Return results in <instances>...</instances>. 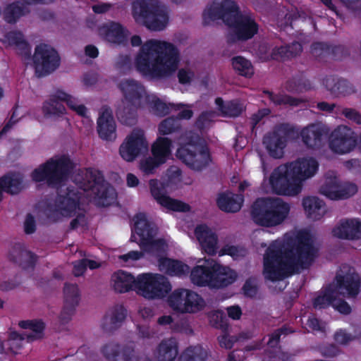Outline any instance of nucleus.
Wrapping results in <instances>:
<instances>
[{"instance_id":"f03ea898","label":"nucleus","mask_w":361,"mask_h":361,"mask_svg":"<svg viewBox=\"0 0 361 361\" xmlns=\"http://www.w3.org/2000/svg\"><path fill=\"white\" fill-rule=\"evenodd\" d=\"M74 182L78 190H68L56 198L54 204L46 210L51 220L57 221L63 217L76 215L71 225L76 227L83 222V205L93 202L99 206H107L116 199V192L114 188L105 183L102 177L97 172L86 171L75 176Z\"/></svg>"},{"instance_id":"412c9836","label":"nucleus","mask_w":361,"mask_h":361,"mask_svg":"<svg viewBox=\"0 0 361 361\" xmlns=\"http://www.w3.org/2000/svg\"><path fill=\"white\" fill-rule=\"evenodd\" d=\"M148 149V142L143 130L135 129L129 134L120 147L121 157L126 161H133L143 150Z\"/></svg>"},{"instance_id":"bf43d9fd","label":"nucleus","mask_w":361,"mask_h":361,"mask_svg":"<svg viewBox=\"0 0 361 361\" xmlns=\"http://www.w3.org/2000/svg\"><path fill=\"white\" fill-rule=\"evenodd\" d=\"M86 268L85 262L83 259L75 262L73 266V273L77 276H81L85 272Z\"/></svg>"},{"instance_id":"1a4fd4ad","label":"nucleus","mask_w":361,"mask_h":361,"mask_svg":"<svg viewBox=\"0 0 361 361\" xmlns=\"http://www.w3.org/2000/svg\"><path fill=\"white\" fill-rule=\"evenodd\" d=\"M131 14L135 21L154 31L164 30L169 23L166 8L156 0H135Z\"/></svg>"},{"instance_id":"4d7b16f0","label":"nucleus","mask_w":361,"mask_h":361,"mask_svg":"<svg viewBox=\"0 0 361 361\" xmlns=\"http://www.w3.org/2000/svg\"><path fill=\"white\" fill-rule=\"evenodd\" d=\"M305 325L308 331H319L324 328L323 324L314 317L309 318Z\"/></svg>"},{"instance_id":"6e6552de","label":"nucleus","mask_w":361,"mask_h":361,"mask_svg":"<svg viewBox=\"0 0 361 361\" xmlns=\"http://www.w3.org/2000/svg\"><path fill=\"white\" fill-rule=\"evenodd\" d=\"M237 278L235 270L207 257L200 259L190 272V280L193 284L215 288L227 286L235 282Z\"/></svg>"},{"instance_id":"9b49d317","label":"nucleus","mask_w":361,"mask_h":361,"mask_svg":"<svg viewBox=\"0 0 361 361\" xmlns=\"http://www.w3.org/2000/svg\"><path fill=\"white\" fill-rule=\"evenodd\" d=\"M289 212V204L280 198H262L255 202L252 215L257 224L272 227L281 224Z\"/></svg>"},{"instance_id":"7ed1b4c3","label":"nucleus","mask_w":361,"mask_h":361,"mask_svg":"<svg viewBox=\"0 0 361 361\" xmlns=\"http://www.w3.org/2000/svg\"><path fill=\"white\" fill-rule=\"evenodd\" d=\"M180 53L166 41L149 39L142 44L135 56L134 66L143 76L161 79L172 75L178 68Z\"/></svg>"},{"instance_id":"2f4dec72","label":"nucleus","mask_w":361,"mask_h":361,"mask_svg":"<svg viewBox=\"0 0 361 361\" xmlns=\"http://www.w3.org/2000/svg\"><path fill=\"white\" fill-rule=\"evenodd\" d=\"M286 142V138L278 133L267 135L264 139L266 149L269 154L275 158H280L283 156Z\"/></svg>"},{"instance_id":"aec40b11","label":"nucleus","mask_w":361,"mask_h":361,"mask_svg":"<svg viewBox=\"0 0 361 361\" xmlns=\"http://www.w3.org/2000/svg\"><path fill=\"white\" fill-rule=\"evenodd\" d=\"M148 185L152 197L162 207L174 212H188L190 210V207L188 204L166 195L165 193L166 185L158 179H150Z\"/></svg>"},{"instance_id":"e433bc0d","label":"nucleus","mask_w":361,"mask_h":361,"mask_svg":"<svg viewBox=\"0 0 361 361\" xmlns=\"http://www.w3.org/2000/svg\"><path fill=\"white\" fill-rule=\"evenodd\" d=\"M3 41L5 44L14 47L20 51L29 50V45L20 32L13 31L8 33Z\"/></svg>"},{"instance_id":"f8f14e48","label":"nucleus","mask_w":361,"mask_h":361,"mask_svg":"<svg viewBox=\"0 0 361 361\" xmlns=\"http://www.w3.org/2000/svg\"><path fill=\"white\" fill-rule=\"evenodd\" d=\"M61 102H65L68 107L82 117L88 116V109L80 103L79 99L68 91L57 89L49 99L43 102L42 111L45 118L56 120L66 114V109Z\"/></svg>"},{"instance_id":"6e6d98bb","label":"nucleus","mask_w":361,"mask_h":361,"mask_svg":"<svg viewBox=\"0 0 361 361\" xmlns=\"http://www.w3.org/2000/svg\"><path fill=\"white\" fill-rule=\"evenodd\" d=\"M216 114L213 112L203 113L198 118L197 124L200 128L205 127L209 121L215 117Z\"/></svg>"},{"instance_id":"72a5a7b5","label":"nucleus","mask_w":361,"mask_h":361,"mask_svg":"<svg viewBox=\"0 0 361 361\" xmlns=\"http://www.w3.org/2000/svg\"><path fill=\"white\" fill-rule=\"evenodd\" d=\"M177 355L176 343L172 339L162 341L156 352L157 361H173Z\"/></svg>"},{"instance_id":"f704fd0d","label":"nucleus","mask_w":361,"mask_h":361,"mask_svg":"<svg viewBox=\"0 0 361 361\" xmlns=\"http://www.w3.org/2000/svg\"><path fill=\"white\" fill-rule=\"evenodd\" d=\"M23 188L21 177L19 174H9L0 179V201L1 192L5 191L11 194L18 193Z\"/></svg>"},{"instance_id":"6ab92c4d","label":"nucleus","mask_w":361,"mask_h":361,"mask_svg":"<svg viewBox=\"0 0 361 361\" xmlns=\"http://www.w3.org/2000/svg\"><path fill=\"white\" fill-rule=\"evenodd\" d=\"M194 237L202 252L214 256L219 250V239L216 231L205 224H197L194 229Z\"/></svg>"},{"instance_id":"37998d69","label":"nucleus","mask_w":361,"mask_h":361,"mask_svg":"<svg viewBox=\"0 0 361 361\" xmlns=\"http://www.w3.org/2000/svg\"><path fill=\"white\" fill-rule=\"evenodd\" d=\"M245 254L246 251L243 247L231 245H226L221 249L219 250L216 255L220 257L227 255L231 256L234 259H238L245 256Z\"/></svg>"},{"instance_id":"5701e85b","label":"nucleus","mask_w":361,"mask_h":361,"mask_svg":"<svg viewBox=\"0 0 361 361\" xmlns=\"http://www.w3.org/2000/svg\"><path fill=\"white\" fill-rule=\"evenodd\" d=\"M98 33L106 41L115 44L123 43L130 34L128 29L116 22L102 24L98 29Z\"/></svg>"},{"instance_id":"b1692460","label":"nucleus","mask_w":361,"mask_h":361,"mask_svg":"<svg viewBox=\"0 0 361 361\" xmlns=\"http://www.w3.org/2000/svg\"><path fill=\"white\" fill-rule=\"evenodd\" d=\"M80 301V291L75 284H67L64 288V305L60 314L62 322L69 320Z\"/></svg>"},{"instance_id":"39448f33","label":"nucleus","mask_w":361,"mask_h":361,"mask_svg":"<svg viewBox=\"0 0 361 361\" xmlns=\"http://www.w3.org/2000/svg\"><path fill=\"white\" fill-rule=\"evenodd\" d=\"M123 98L120 102L118 116L127 124H133L137 110H144L157 115L167 113L166 104L155 94H149L145 87L135 80H124L119 85Z\"/></svg>"},{"instance_id":"393cba45","label":"nucleus","mask_w":361,"mask_h":361,"mask_svg":"<svg viewBox=\"0 0 361 361\" xmlns=\"http://www.w3.org/2000/svg\"><path fill=\"white\" fill-rule=\"evenodd\" d=\"M97 131L103 140H111L116 137V123L110 109H101L97 120Z\"/></svg>"},{"instance_id":"ddd939ff","label":"nucleus","mask_w":361,"mask_h":361,"mask_svg":"<svg viewBox=\"0 0 361 361\" xmlns=\"http://www.w3.org/2000/svg\"><path fill=\"white\" fill-rule=\"evenodd\" d=\"M176 157L195 170H201L212 162L210 152L199 139L186 142L181 139Z\"/></svg>"},{"instance_id":"bb28decb","label":"nucleus","mask_w":361,"mask_h":361,"mask_svg":"<svg viewBox=\"0 0 361 361\" xmlns=\"http://www.w3.org/2000/svg\"><path fill=\"white\" fill-rule=\"evenodd\" d=\"M171 140L165 137H158L151 146L152 155L161 164H165L171 155Z\"/></svg>"},{"instance_id":"2eb2a0df","label":"nucleus","mask_w":361,"mask_h":361,"mask_svg":"<svg viewBox=\"0 0 361 361\" xmlns=\"http://www.w3.org/2000/svg\"><path fill=\"white\" fill-rule=\"evenodd\" d=\"M71 167V161L68 157H56L35 169L32 173V178L36 182L47 180L50 183H56L66 177Z\"/></svg>"},{"instance_id":"20e7f679","label":"nucleus","mask_w":361,"mask_h":361,"mask_svg":"<svg viewBox=\"0 0 361 361\" xmlns=\"http://www.w3.org/2000/svg\"><path fill=\"white\" fill-rule=\"evenodd\" d=\"M318 162L312 157L298 159L275 169L268 178H264V192L293 197L300 194L302 183L313 177L318 171Z\"/></svg>"},{"instance_id":"79ce46f5","label":"nucleus","mask_w":361,"mask_h":361,"mask_svg":"<svg viewBox=\"0 0 361 361\" xmlns=\"http://www.w3.org/2000/svg\"><path fill=\"white\" fill-rule=\"evenodd\" d=\"M207 355L205 350L197 346L188 349L182 356V359L185 361H204Z\"/></svg>"},{"instance_id":"680f3d73","label":"nucleus","mask_w":361,"mask_h":361,"mask_svg":"<svg viewBox=\"0 0 361 361\" xmlns=\"http://www.w3.org/2000/svg\"><path fill=\"white\" fill-rule=\"evenodd\" d=\"M35 229V224L33 217L27 215L25 221V230L27 233H32Z\"/></svg>"},{"instance_id":"c85d7f7f","label":"nucleus","mask_w":361,"mask_h":361,"mask_svg":"<svg viewBox=\"0 0 361 361\" xmlns=\"http://www.w3.org/2000/svg\"><path fill=\"white\" fill-rule=\"evenodd\" d=\"M111 285L119 293H126L131 289L136 291V278L127 272L119 271L112 275Z\"/></svg>"},{"instance_id":"a18cd8bd","label":"nucleus","mask_w":361,"mask_h":361,"mask_svg":"<svg viewBox=\"0 0 361 361\" xmlns=\"http://www.w3.org/2000/svg\"><path fill=\"white\" fill-rule=\"evenodd\" d=\"M358 187L355 183L345 182L340 183L339 200L348 198L357 193Z\"/></svg>"},{"instance_id":"f3484780","label":"nucleus","mask_w":361,"mask_h":361,"mask_svg":"<svg viewBox=\"0 0 361 361\" xmlns=\"http://www.w3.org/2000/svg\"><path fill=\"white\" fill-rule=\"evenodd\" d=\"M33 63L36 73L42 76L54 71L60 64V58L53 47L41 44L35 48Z\"/></svg>"},{"instance_id":"58836bf2","label":"nucleus","mask_w":361,"mask_h":361,"mask_svg":"<svg viewBox=\"0 0 361 361\" xmlns=\"http://www.w3.org/2000/svg\"><path fill=\"white\" fill-rule=\"evenodd\" d=\"M161 165L162 164L152 155H146L140 159L137 167L142 174L152 175Z\"/></svg>"},{"instance_id":"774afa93","label":"nucleus","mask_w":361,"mask_h":361,"mask_svg":"<svg viewBox=\"0 0 361 361\" xmlns=\"http://www.w3.org/2000/svg\"><path fill=\"white\" fill-rule=\"evenodd\" d=\"M139 314L143 319H149L153 316V311L150 307H144L139 310Z\"/></svg>"},{"instance_id":"69168bd1","label":"nucleus","mask_w":361,"mask_h":361,"mask_svg":"<svg viewBox=\"0 0 361 361\" xmlns=\"http://www.w3.org/2000/svg\"><path fill=\"white\" fill-rule=\"evenodd\" d=\"M219 343L222 347L231 348L233 345V340L227 335H224L219 338Z\"/></svg>"},{"instance_id":"4468645a","label":"nucleus","mask_w":361,"mask_h":361,"mask_svg":"<svg viewBox=\"0 0 361 361\" xmlns=\"http://www.w3.org/2000/svg\"><path fill=\"white\" fill-rule=\"evenodd\" d=\"M171 288L167 279L159 274L146 273L136 277V293L147 299L161 298Z\"/></svg>"},{"instance_id":"9d476101","label":"nucleus","mask_w":361,"mask_h":361,"mask_svg":"<svg viewBox=\"0 0 361 361\" xmlns=\"http://www.w3.org/2000/svg\"><path fill=\"white\" fill-rule=\"evenodd\" d=\"M133 222L130 238L132 241L138 243L146 252L154 255H159L168 249L169 239L157 236L156 227L147 220L145 214L135 215Z\"/></svg>"},{"instance_id":"423d86ee","label":"nucleus","mask_w":361,"mask_h":361,"mask_svg":"<svg viewBox=\"0 0 361 361\" xmlns=\"http://www.w3.org/2000/svg\"><path fill=\"white\" fill-rule=\"evenodd\" d=\"M206 23L216 19H222L230 27L231 32L238 39H248L258 30V26L249 16L238 13L235 3L232 0L213 2L208 5L203 12Z\"/></svg>"},{"instance_id":"a19ab883","label":"nucleus","mask_w":361,"mask_h":361,"mask_svg":"<svg viewBox=\"0 0 361 361\" xmlns=\"http://www.w3.org/2000/svg\"><path fill=\"white\" fill-rule=\"evenodd\" d=\"M232 65L233 68L242 75L249 77L254 73L251 63L243 57L237 56L233 58Z\"/></svg>"},{"instance_id":"7c9ffc66","label":"nucleus","mask_w":361,"mask_h":361,"mask_svg":"<svg viewBox=\"0 0 361 361\" xmlns=\"http://www.w3.org/2000/svg\"><path fill=\"white\" fill-rule=\"evenodd\" d=\"M340 183L341 181L336 174L328 173L320 187L319 192L330 200H339Z\"/></svg>"},{"instance_id":"cd10ccee","label":"nucleus","mask_w":361,"mask_h":361,"mask_svg":"<svg viewBox=\"0 0 361 361\" xmlns=\"http://www.w3.org/2000/svg\"><path fill=\"white\" fill-rule=\"evenodd\" d=\"M158 267L161 271L169 275L178 276L188 274L190 270L188 264L178 260L166 257L159 259Z\"/></svg>"},{"instance_id":"13d9d810","label":"nucleus","mask_w":361,"mask_h":361,"mask_svg":"<svg viewBox=\"0 0 361 361\" xmlns=\"http://www.w3.org/2000/svg\"><path fill=\"white\" fill-rule=\"evenodd\" d=\"M343 114L348 118L351 119L357 123H361V116L353 109H345L343 110Z\"/></svg>"},{"instance_id":"c756f323","label":"nucleus","mask_w":361,"mask_h":361,"mask_svg":"<svg viewBox=\"0 0 361 361\" xmlns=\"http://www.w3.org/2000/svg\"><path fill=\"white\" fill-rule=\"evenodd\" d=\"M243 201V199L241 195H233L227 192L219 195L217 204L224 212H236L240 209Z\"/></svg>"},{"instance_id":"4c0bfd02","label":"nucleus","mask_w":361,"mask_h":361,"mask_svg":"<svg viewBox=\"0 0 361 361\" xmlns=\"http://www.w3.org/2000/svg\"><path fill=\"white\" fill-rule=\"evenodd\" d=\"M215 104L218 107L219 114L228 116H237L243 111V106L237 102H231L224 104L221 98H216Z\"/></svg>"},{"instance_id":"a878e982","label":"nucleus","mask_w":361,"mask_h":361,"mask_svg":"<svg viewBox=\"0 0 361 361\" xmlns=\"http://www.w3.org/2000/svg\"><path fill=\"white\" fill-rule=\"evenodd\" d=\"M302 204L306 216L312 221L320 220L326 214L324 202L315 196L304 197Z\"/></svg>"},{"instance_id":"338daca9","label":"nucleus","mask_w":361,"mask_h":361,"mask_svg":"<svg viewBox=\"0 0 361 361\" xmlns=\"http://www.w3.org/2000/svg\"><path fill=\"white\" fill-rule=\"evenodd\" d=\"M180 106H183V109L180 111V112L179 114V116L180 117V118H183V119L190 118L192 116V111L190 109V107L188 106H184L183 105H180Z\"/></svg>"},{"instance_id":"603ef678","label":"nucleus","mask_w":361,"mask_h":361,"mask_svg":"<svg viewBox=\"0 0 361 361\" xmlns=\"http://www.w3.org/2000/svg\"><path fill=\"white\" fill-rule=\"evenodd\" d=\"M166 178L168 183L167 185L169 184H177L178 183L181 178H180V169L176 166H171L169 168L166 172Z\"/></svg>"},{"instance_id":"864d4df0","label":"nucleus","mask_w":361,"mask_h":361,"mask_svg":"<svg viewBox=\"0 0 361 361\" xmlns=\"http://www.w3.org/2000/svg\"><path fill=\"white\" fill-rule=\"evenodd\" d=\"M355 338H361V334H355L352 336L347 334L343 330H339L335 334V340L337 343L341 344H345Z\"/></svg>"},{"instance_id":"dca6fc26","label":"nucleus","mask_w":361,"mask_h":361,"mask_svg":"<svg viewBox=\"0 0 361 361\" xmlns=\"http://www.w3.org/2000/svg\"><path fill=\"white\" fill-rule=\"evenodd\" d=\"M169 306L180 313H197L204 309L205 302L197 293L188 289L175 290L169 297Z\"/></svg>"},{"instance_id":"09e8293b","label":"nucleus","mask_w":361,"mask_h":361,"mask_svg":"<svg viewBox=\"0 0 361 361\" xmlns=\"http://www.w3.org/2000/svg\"><path fill=\"white\" fill-rule=\"evenodd\" d=\"M23 340V336L16 331L11 330L7 344L10 345L9 349L12 353H16L20 346V343Z\"/></svg>"},{"instance_id":"ea45409f","label":"nucleus","mask_w":361,"mask_h":361,"mask_svg":"<svg viewBox=\"0 0 361 361\" xmlns=\"http://www.w3.org/2000/svg\"><path fill=\"white\" fill-rule=\"evenodd\" d=\"M126 311L121 307H117L110 310L104 318V324L110 327H116L126 317Z\"/></svg>"},{"instance_id":"473e14b6","label":"nucleus","mask_w":361,"mask_h":361,"mask_svg":"<svg viewBox=\"0 0 361 361\" xmlns=\"http://www.w3.org/2000/svg\"><path fill=\"white\" fill-rule=\"evenodd\" d=\"M18 326L30 331L27 338L32 341L43 338L45 324L42 319L22 320L18 322Z\"/></svg>"},{"instance_id":"8fccbe9b","label":"nucleus","mask_w":361,"mask_h":361,"mask_svg":"<svg viewBox=\"0 0 361 361\" xmlns=\"http://www.w3.org/2000/svg\"><path fill=\"white\" fill-rule=\"evenodd\" d=\"M142 257V253L137 251H131L126 255H121L119 259L124 266L131 267L134 265L135 262Z\"/></svg>"},{"instance_id":"c9c22d12","label":"nucleus","mask_w":361,"mask_h":361,"mask_svg":"<svg viewBox=\"0 0 361 361\" xmlns=\"http://www.w3.org/2000/svg\"><path fill=\"white\" fill-rule=\"evenodd\" d=\"M322 133V126L311 125L301 132L303 142L309 147H314L320 144Z\"/></svg>"},{"instance_id":"a211bd4d","label":"nucleus","mask_w":361,"mask_h":361,"mask_svg":"<svg viewBox=\"0 0 361 361\" xmlns=\"http://www.w3.org/2000/svg\"><path fill=\"white\" fill-rule=\"evenodd\" d=\"M357 137L355 132L346 126H339L331 133L329 147L335 154H346L356 147Z\"/></svg>"},{"instance_id":"de8ad7c7","label":"nucleus","mask_w":361,"mask_h":361,"mask_svg":"<svg viewBox=\"0 0 361 361\" xmlns=\"http://www.w3.org/2000/svg\"><path fill=\"white\" fill-rule=\"evenodd\" d=\"M267 97L274 104H289L290 105H297L298 100L293 98H291L287 95L278 94H274L271 92H267L266 93Z\"/></svg>"},{"instance_id":"4be33fe9","label":"nucleus","mask_w":361,"mask_h":361,"mask_svg":"<svg viewBox=\"0 0 361 361\" xmlns=\"http://www.w3.org/2000/svg\"><path fill=\"white\" fill-rule=\"evenodd\" d=\"M332 234L341 239H361V221L357 219H342L332 229Z\"/></svg>"},{"instance_id":"c03bdc74","label":"nucleus","mask_w":361,"mask_h":361,"mask_svg":"<svg viewBox=\"0 0 361 361\" xmlns=\"http://www.w3.org/2000/svg\"><path fill=\"white\" fill-rule=\"evenodd\" d=\"M178 128V121L174 118H169L159 124V133L161 135H169L175 132Z\"/></svg>"},{"instance_id":"e2e57ef3","label":"nucleus","mask_w":361,"mask_h":361,"mask_svg":"<svg viewBox=\"0 0 361 361\" xmlns=\"http://www.w3.org/2000/svg\"><path fill=\"white\" fill-rule=\"evenodd\" d=\"M111 7V5L108 3H99L92 6V10L97 13H103L108 11Z\"/></svg>"},{"instance_id":"49530a36","label":"nucleus","mask_w":361,"mask_h":361,"mask_svg":"<svg viewBox=\"0 0 361 361\" xmlns=\"http://www.w3.org/2000/svg\"><path fill=\"white\" fill-rule=\"evenodd\" d=\"M24 13V9L20 8L18 4H13L6 8L5 11V18L8 23H13Z\"/></svg>"},{"instance_id":"0e129e2a","label":"nucleus","mask_w":361,"mask_h":361,"mask_svg":"<svg viewBox=\"0 0 361 361\" xmlns=\"http://www.w3.org/2000/svg\"><path fill=\"white\" fill-rule=\"evenodd\" d=\"M228 316L233 319H238L241 316V310L238 306H232L227 309Z\"/></svg>"},{"instance_id":"f257e3e1","label":"nucleus","mask_w":361,"mask_h":361,"mask_svg":"<svg viewBox=\"0 0 361 361\" xmlns=\"http://www.w3.org/2000/svg\"><path fill=\"white\" fill-rule=\"evenodd\" d=\"M317 248L314 237L307 230L286 233L268 247L264 256L263 275L272 281L307 268L313 262Z\"/></svg>"},{"instance_id":"5fc2aeb1","label":"nucleus","mask_w":361,"mask_h":361,"mask_svg":"<svg viewBox=\"0 0 361 361\" xmlns=\"http://www.w3.org/2000/svg\"><path fill=\"white\" fill-rule=\"evenodd\" d=\"M244 293L250 297L255 295L257 291L256 281L253 279H250L246 281L243 286Z\"/></svg>"},{"instance_id":"0eeeda50","label":"nucleus","mask_w":361,"mask_h":361,"mask_svg":"<svg viewBox=\"0 0 361 361\" xmlns=\"http://www.w3.org/2000/svg\"><path fill=\"white\" fill-rule=\"evenodd\" d=\"M360 291V278L353 268L343 266L336 277V285L331 286L323 295H319L314 302L316 308H324L330 305L341 314L351 312L349 305L337 298L339 295L348 298L355 297Z\"/></svg>"},{"instance_id":"052dcab7","label":"nucleus","mask_w":361,"mask_h":361,"mask_svg":"<svg viewBox=\"0 0 361 361\" xmlns=\"http://www.w3.org/2000/svg\"><path fill=\"white\" fill-rule=\"evenodd\" d=\"M140 183V180L136 175L132 173H128L126 175V185L128 187L135 188L138 186Z\"/></svg>"},{"instance_id":"3c124183","label":"nucleus","mask_w":361,"mask_h":361,"mask_svg":"<svg viewBox=\"0 0 361 361\" xmlns=\"http://www.w3.org/2000/svg\"><path fill=\"white\" fill-rule=\"evenodd\" d=\"M195 73L190 68H183L178 73V80L181 84H189L195 78Z\"/></svg>"}]
</instances>
